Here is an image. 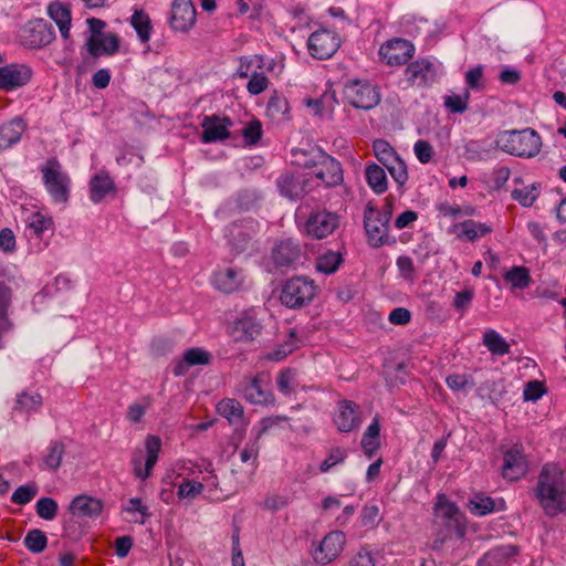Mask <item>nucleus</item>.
I'll use <instances>...</instances> for the list:
<instances>
[{
    "label": "nucleus",
    "instance_id": "e2e57ef3",
    "mask_svg": "<svg viewBox=\"0 0 566 566\" xmlns=\"http://www.w3.org/2000/svg\"><path fill=\"white\" fill-rule=\"evenodd\" d=\"M38 489L31 485H21L12 494L11 501L14 504L24 505L33 500L36 495Z\"/></svg>",
    "mask_w": 566,
    "mask_h": 566
},
{
    "label": "nucleus",
    "instance_id": "37998d69",
    "mask_svg": "<svg viewBox=\"0 0 566 566\" xmlns=\"http://www.w3.org/2000/svg\"><path fill=\"white\" fill-rule=\"evenodd\" d=\"M297 385V373L295 369L287 368L280 373L277 377V388L281 392L290 395Z\"/></svg>",
    "mask_w": 566,
    "mask_h": 566
},
{
    "label": "nucleus",
    "instance_id": "864d4df0",
    "mask_svg": "<svg viewBox=\"0 0 566 566\" xmlns=\"http://www.w3.org/2000/svg\"><path fill=\"white\" fill-rule=\"evenodd\" d=\"M231 243L237 252H244L251 245L252 237L239 227H234L231 231Z\"/></svg>",
    "mask_w": 566,
    "mask_h": 566
},
{
    "label": "nucleus",
    "instance_id": "9d476101",
    "mask_svg": "<svg viewBox=\"0 0 566 566\" xmlns=\"http://www.w3.org/2000/svg\"><path fill=\"white\" fill-rule=\"evenodd\" d=\"M23 44L30 49H39L50 44L55 39V32L49 22L38 19L30 21L23 29Z\"/></svg>",
    "mask_w": 566,
    "mask_h": 566
},
{
    "label": "nucleus",
    "instance_id": "dca6fc26",
    "mask_svg": "<svg viewBox=\"0 0 566 566\" xmlns=\"http://www.w3.org/2000/svg\"><path fill=\"white\" fill-rule=\"evenodd\" d=\"M32 71L22 64H11L0 67V90L12 91L29 83Z\"/></svg>",
    "mask_w": 566,
    "mask_h": 566
},
{
    "label": "nucleus",
    "instance_id": "c9c22d12",
    "mask_svg": "<svg viewBox=\"0 0 566 566\" xmlns=\"http://www.w3.org/2000/svg\"><path fill=\"white\" fill-rule=\"evenodd\" d=\"M483 345L496 356H504L510 353L509 343L494 329L484 333Z\"/></svg>",
    "mask_w": 566,
    "mask_h": 566
},
{
    "label": "nucleus",
    "instance_id": "e433bc0d",
    "mask_svg": "<svg viewBox=\"0 0 566 566\" xmlns=\"http://www.w3.org/2000/svg\"><path fill=\"white\" fill-rule=\"evenodd\" d=\"M379 421L375 418L366 429L361 439V447L369 457L379 448Z\"/></svg>",
    "mask_w": 566,
    "mask_h": 566
},
{
    "label": "nucleus",
    "instance_id": "4468645a",
    "mask_svg": "<svg viewBox=\"0 0 566 566\" xmlns=\"http://www.w3.org/2000/svg\"><path fill=\"white\" fill-rule=\"evenodd\" d=\"M196 15L192 0H174L169 20L170 27L175 31L187 32L195 25Z\"/></svg>",
    "mask_w": 566,
    "mask_h": 566
},
{
    "label": "nucleus",
    "instance_id": "052dcab7",
    "mask_svg": "<svg viewBox=\"0 0 566 566\" xmlns=\"http://www.w3.org/2000/svg\"><path fill=\"white\" fill-rule=\"evenodd\" d=\"M483 71L482 65H476L465 73L468 90L471 88L480 91L484 88Z\"/></svg>",
    "mask_w": 566,
    "mask_h": 566
},
{
    "label": "nucleus",
    "instance_id": "0e129e2a",
    "mask_svg": "<svg viewBox=\"0 0 566 566\" xmlns=\"http://www.w3.org/2000/svg\"><path fill=\"white\" fill-rule=\"evenodd\" d=\"M242 136L247 144L255 145L262 136V125L259 120H252L248 123L242 129Z\"/></svg>",
    "mask_w": 566,
    "mask_h": 566
},
{
    "label": "nucleus",
    "instance_id": "3c124183",
    "mask_svg": "<svg viewBox=\"0 0 566 566\" xmlns=\"http://www.w3.org/2000/svg\"><path fill=\"white\" fill-rule=\"evenodd\" d=\"M462 235H464L470 241L475 240L479 237H483L484 234L491 231V228L484 223H479L473 220H467L461 224Z\"/></svg>",
    "mask_w": 566,
    "mask_h": 566
},
{
    "label": "nucleus",
    "instance_id": "ea45409f",
    "mask_svg": "<svg viewBox=\"0 0 566 566\" xmlns=\"http://www.w3.org/2000/svg\"><path fill=\"white\" fill-rule=\"evenodd\" d=\"M23 542L30 552L39 554L46 548L48 537L41 530H31L27 533Z\"/></svg>",
    "mask_w": 566,
    "mask_h": 566
},
{
    "label": "nucleus",
    "instance_id": "13d9d810",
    "mask_svg": "<svg viewBox=\"0 0 566 566\" xmlns=\"http://www.w3.org/2000/svg\"><path fill=\"white\" fill-rule=\"evenodd\" d=\"M473 297L474 290L467 287L455 294L452 305L457 312L463 314L470 307Z\"/></svg>",
    "mask_w": 566,
    "mask_h": 566
},
{
    "label": "nucleus",
    "instance_id": "f03ea898",
    "mask_svg": "<svg viewBox=\"0 0 566 566\" xmlns=\"http://www.w3.org/2000/svg\"><path fill=\"white\" fill-rule=\"evenodd\" d=\"M496 144L510 155L533 158L541 151L542 138L533 128L505 130L497 136Z\"/></svg>",
    "mask_w": 566,
    "mask_h": 566
},
{
    "label": "nucleus",
    "instance_id": "a878e982",
    "mask_svg": "<svg viewBox=\"0 0 566 566\" xmlns=\"http://www.w3.org/2000/svg\"><path fill=\"white\" fill-rule=\"evenodd\" d=\"M217 412L226 418L231 426L235 428H245L247 420L244 409L240 401L233 398H223L217 405Z\"/></svg>",
    "mask_w": 566,
    "mask_h": 566
},
{
    "label": "nucleus",
    "instance_id": "20e7f679",
    "mask_svg": "<svg viewBox=\"0 0 566 566\" xmlns=\"http://www.w3.org/2000/svg\"><path fill=\"white\" fill-rule=\"evenodd\" d=\"M41 172L44 186L52 199L57 203H65L70 197L71 179L63 171L62 165L57 159L51 158L41 167Z\"/></svg>",
    "mask_w": 566,
    "mask_h": 566
},
{
    "label": "nucleus",
    "instance_id": "f3484780",
    "mask_svg": "<svg viewBox=\"0 0 566 566\" xmlns=\"http://www.w3.org/2000/svg\"><path fill=\"white\" fill-rule=\"evenodd\" d=\"M232 122L228 117H219L216 115L206 116L202 120L201 140L206 144L220 142L229 138V127Z\"/></svg>",
    "mask_w": 566,
    "mask_h": 566
},
{
    "label": "nucleus",
    "instance_id": "5fc2aeb1",
    "mask_svg": "<svg viewBox=\"0 0 566 566\" xmlns=\"http://www.w3.org/2000/svg\"><path fill=\"white\" fill-rule=\"evenodd\" d=\"M123 510L129 514H139L140 518H135L134 521L139 522L140 524H144L146 518L150 516L148 506L145 505L139 497L129 499Z\"/></svg>",
    "mask_w": 566,
    "mask_h": 566
},
{
    "label": "nucleus",
    "instance_id": "c03bdc74",
    "mask_svg": "<svg viewBox=\"0 0 566 566\" xmlns=\"http://www.w3.org/2000/svg\"><path fill=\"white\" fill-rule=\"evenodd\" d=\"M203 489L205 484L202 482L185 480L179 484L177 495L180 500H193Z\"/></svg>",
    "mask_w": 566,
    "mask_h": 566
},
{
    "label": "nucleus",
    "instance_id": "bf43d9fd",
    "mask_svg": "<svg viewBox=\"0 0 566 566\" xmlns=\"http://www.w3.org/2000/svg\"><path fill=\"white\" fill-rule=\"evenodd\" d=\"M347 457V451L343 448H334L331 450L328 457L321 463L319 471L327 472L336 464L342 463Z\"/></svg>",
    "mask_w": 566,
    "mask_h": 566
},
{
    "label": "nucleus",
    "instance_id": "680f3d73",
    "mask_svg": "<svg viewBox=\"0 0 566 566\" xmlns=\"http://www.w3.org/2000/svg\"><path fill=\"white\" fill-rule=\"evenodd\" d=\"M517 553L518 548L516 546L505 545L491 549L484 555V558L495 562H503L512 556H515Z\"/></svg>",
    "mask_w": 566,
    "mask_h": 566
},
{
    "label": "nucleus",
    "instance_id": "aec40b11",
    "mask_svg": "<svg viewBox=\"0 0 566 566\" xmlns=\"http://www.w3.org/2000/svg\"><path fill=\"white\" fill-rule=\"evenodd\" d=\"M264 376L244 377L240 382V392L251 403L261 405L270 401L271 392L264 388Z\"/></svg>",
    "mask_w": 566,
    "mask_h": 566
},
{
    "label": "nucleus",
    "instance_id": "2eb2a0df",
    "mask_svg": "<svg viewBox=\"0 0 566 566\" xmlns=\"http://www.w3.org/2000/svg\"><path fill=\"white\" fill-rule=\"evenodd\" d=\"M334 423L340 432H350L361 423L359 406L349 400L339 402L334 416Z\"/></svg>",
    "mask_w": 566,
    "mask_h": 566
},
{
    "label": "nucleus",
    "instance_id": "72a5a7b5",
    "mask_svg": "<svg viewBox=\"0 0 566 566\" xmlns=\"http://www.w3.org/2000/svg\"><path fill=\"white\" fill-rule=\"evenodd\" d=\"M130 24L135 29L138 39L143 43H147L150 40L153 25L149 15L142 9L135 10L132 18Z\"/></svg>",
    "mask_w": 566,
    "mask_h": 566
},
{
    "label": "nucleus",
    "instance_id": "7c9ffc66",
    "mask_svg": "<svg viewBox=\"0 0 566 566\" xmlns=\"http://www.w3.org/2000/svg\"><path fill=\"white\" fill-rule=\"evenodd\" d=\"M48 13L50 18L56 23L61 35L64 39H69L70 36V27H71V11L70 8L61 2H52L48 8Z\"/></svg>",
    "mask_w": 566,
    "mask_h": 566
},
{
    "label": "nucleus",
    "instance_id": "c85d7f7f",
    "mask_svg": "<svg viewBox=\"0 0 566 566\" xmlns=\"http://www.w3.org/2000/svg\"><path fill=\"white\" fill-rule=\"evenodd\" d=\"M114 180L105 171H99L90 181V199L94 203L101 202L107 195L115 193Z\"/></svg>",
    "mask_w": 566,
    "mask_h": 566
},
{
    "label": "nucleus",
    "instance_id": "423d86ee",
    "mask_svg": "<svg viewBox=\"0 0 566 566\" xmlns=\"http://www.w3.org/2000/svg\"><path fill=\"white\" fill-rule=\"evenodd\" d=\"M415 54L413 44L405 39L388 40L379 49L380 59L391 66L406 64Z\"/></svg>",
    "mask_w": 566,
    "mask_h": 566
},
{
    "label": "nucleus",
    "instance_id": "a211bd4d",
    "mask_svg": "<svg viewBox=\"0 0 566 566\" xmlns=\"http://www.w3.org/2000/svg\"><path fill=\"white\" fill-rule=\"evenodd\" d=\"M314 174L328 187L338 186L344 180L340 163L327 154L321 155Z\"/></svg>",
    "mask_w": 566,
    "mask_h": 566
},
{
    "label": "nucleus",
    "instance_id": "4be33fe9",
    "mask_svg": "<svg viewBox=\"0 0 566 566\" xmlns=\"http://www.w3.org/2000/svg\"><path fill=\"white\" fill-rule=\"evenodd\" d=\"M244 279L241 269L226 268L213 274V285L223 293H233L242 286Z\"/></svg>",
    "mask_w": 566,
    "mask_h": 566
},
{
    "label": "nucleus",
    "instance_id": "9b49d317",
    "mask_svg": "<svg viewBox=\"0 0 566 566\" xmlns=\"http://www.w3.org/2000/svg\"><path fill=\"white\" fill-rule=\"evenodd\" d=\"M364 226L373 247H380L387 242L389 222H385L379 210L368 205L364 213Z\"/></svg>",
    "mask_w": 566,
    "mask_h": 566
},
{
    "label": "nucleus",
    "instance_id": "09e8293b",
    "mask_svg": "<svg viewBox=\"0 0 566 566\" xmlns=\"http://www.w3.org/2000/svg\"><path fill=\"white\" fill-rule=\"evenodd\" d=\"M385 167L399 187H402L408 181L407 165L400 157Z\"/></svg>",
    "mask_w": 566,
    "mask_h": 566
},
{
    "label": "nucleus",
    "instance_id": "7ed1b4c3",
    "mask_svg": "<svg viewBox=\"0 0 566 566\" xmlns=\"http://www.w3.org/2000/svg\"><path fill=\"white\" fill-rule=\"evenodd\" d=\"M318 292L315 282L306 276L289 279L282 286L280 301L290 308H300L308 305Z\"/></svg>",
    "mask_w": 566,
    "mask_h": 566
},
{
    "label": "nucleus",
    "instance_id": "774afa93",
    "mask_svg": "<svg viewBox=\"0 0 566 566\" xmlns=\"http://www.w3.org/2000/svg\"><path fill=\"white\" fill-rule=\"evenodd\" d=\"M347 566H375V559L370 552L361 549L349 559Z\"/></svg>",
    "mask_w": 566,
    "mask_h": 566
},
{
    "label": "nucleus",
    "instance_id": "6e6552de",
    "mask_svg": "<svg viewBox=\"0 0 566 566\" xmlns=\"http://www.w3.org/2000/svg\"><path fill=\"white\" fill-rule=\"evenodd\" d=\"M307 45L313 57L325 60L338 50L340 39L332 31L318 30L311 34Z\"/></svg>",
    "mask_w": 566,
    "mask_h": 566
},
{
    "label": "nucleus",
    "instance_id": "b1692460",
    "mask_svg": "<svg viewBox=\"0 0 566 566\" xmlns=\"http://www.w3.org/2000/svg\"><path fill=\"white\" fill-rule=\"evenodd\" d=\"M405 74L411 86H426L433 81V65L426 59L417 60L407 66Z\"/></svg>",
    "mask_w": 566,
    "mask_h": 566
},
{
    "label": "nucleus",
    "instance_id": "bb28decb",
    "mask_svg": "<svg viewBox=\"0 0 566 566\" xmlns=\"http://www.w3.org/2000/svg\"><path fill=\"white\" fill-rule=\"evenodd\" d=\"M272 258L277 266L289 268L300 260V245L292 239L283 240L273 249Z\"/></svg>",
    "mask_w": 566,
    "mask_h": 566
},
{
    "label": "nucleus",
    "instance_id": "79ce46f5",
    "mask_svg": "<svg viewBox=\"0 0 566 566\" xmlns=\"http://www.w3.org/2000/svg\"><path fill=\"white\" fill-rule=\"evenodd\" d=\"M153 399L149 396H145L139 402L132 403L127 408L126 418L132 423H138L142 421L146 410L151 406Z\"/></svg>",
    "mask_w": 566,
    "mask_h": 566
},
{
    "label": "nucleus",
    "instance_id": "393cba45",
    "mask_svg": "<svg viewBox=\"0 0 566 566\" xmlns=\"http://www.w3.org/2000/svg\"><path fill=\"white\" fill-rule=\"evenodd\" d=\"M211 361V354L200 347H192L187 349L182 358L175 361L174 374L175 376H184L192 366L208 365Z\"/></svg>",
    "mask_w": 566,
    "mask_h": 566
},
{
    "label": "nucleus",
    "instance_id": "c756f323",
    "mask_svg": "<svg viewBox=\"0 0 566 566\" xmlns=\"http://www.w3.org/2000/svg\"><path fill=\"white\" fill-rule=\"evenodd\" d=\"M64 454L65 444L62 441H51L39 461L40 470L56 471L62 464Z\"/></svg>",
    "mask_w": 566,
    "mask_h": 566
},
{
    "label": "nucleus",
    "instance_id": "338daca9",
    "mask_svg": "<svg viewBox=\"0 0 566 566\" xmlns=\"http://www.w3.org/2000/svg\"><path fill=\"white\" fill-rule=\"evenodd\" d=\"M269 80L263 73L254 72L248 82L247 90L252 95H258L268 88Z\"/></svg>",
    "mask_w": 566,
    "mask_h": 566
},
{
    "label": "nucleus",
    "instance_id": "1a4fd4ad",
    "mask_svg": "<svg viewBox=\"0 0 566 566\" xmlns=\"http://www.w3.org/2000/svg\"><path fill=\"white\" fill-rule=\"evenodd\" d=\"M339 226L336 213L327 210L312 212L305 223V230L314 239H323L332 234Z\"/></svg>",
    "mask_w": 566,
    "mask_h": 566
},
{
    "label": "nucleus",
    "instance_id": "5701e85b",
    "mask_svg": "<svg viewBox=\"0 0 566 566\" xmlns=\"http://www.w3.org/2000/svg\"><path fill=\"white\" fill-rule=\"evenodd\" d=\"M86 48L93 57L114 55L119 50V38L115 33L90 36Z\"/></svg>",
    "mask_w": 566,
    "mask_h": 566
},
{
    "label": "nucleus",
    "instance_id": "4c0bfd02",
    "mask_svg": "<svg viewBox=\"0 0 566 566\" xmlns=\"http://www.w3.org/2000/svg\"><path fill=\"white\" fill-rule=\"evenodd\" d=\"M342 262L343 256L340 253L328 251L317 258L315 268L321 273L332 274L338 269Z\"/></svg>",
    "mask_w": 566,
    "mask_h": 566
},
{
    "label": "nucleus",
    "instance_id": "a19ab883",
    "mask_svg": "<svg viewBox=\"0 0 566 566\" xmlns=\"http://www.w3.org/2000/svg\"><path fill=\"white\" fill-rule=\"evenodd\" d=\"M373 149L376 158L384 166H387L388 164L395 161V159L399 157L394 150V148L389 145V143L384 139L375 140L373 144Z\"/></svg>",
    "mask_w": 566,
    "mask_h": 566
},
{
    "label": "nucleus",
    "instance_id": "0eeeda50",
    "mask_svg": "<svg viewBox=\"0 0 566 566\" xmlns=\"http://www.w3.org/2000/svg\"><path fill=\"white\" fill-rule=\"evenodd\" d=\"M345 98L356 108L371 109L380 102V95L369 83L353 82L345 87Z\"/></svg>",
    "mask_w": 566,
    "mask_h": 566
},
{
    "label": "nucleus",
    "instance_id": "412c9836",
    "mask_svg": "<svg viewBox=\"0 0 566 566\" xmlns=\"http://www.w3.org/2000/svg\"><path fill=\"white\" fill-rule=\"evenodd\" d=\"M262 332V325L254 316L244 314L233 325L232 336L235 342L250 343L255 340Z\"/></svg>",
    "mask_w": 566,
    "mask_h": 566
},
{
    "label": "nucleus",
    "instance_id": "69168bd1",
    "mask_svg": "<svg viewBox=\"0 0 566 566\" xmlns=\"http://www.w3.org/2000/svg\"><path fill=\"white\" fill-rule=\"evenodd\" d=\"M334 101V93L325 92L319 98L306 99V105L313 108L315 114H319L325 108H332Z\"/></svg>",
    "mask_w": 566,
    "mask_h": 566
},
{
    "label": "nucleus",
    "instance_id": "4d7b16f0",
    "mask_svg": "<svg viewBox=\"0 0 566 566\" xmlns=\"http://www.w3.org/2000/svg\"><path fill=\"white\" fill-rule=\"evenodd\" d=\"M546 394V387L543 381L531 380L525 384L523 397L525 401H536Z\"/></svg>",
    "mask_w": 566,
    "mask_h": 566
},
{
    "label": "nucleus",
    "instance_id": "f8f14e48",
    "mask_svg": "<svg viewBox=\"0 0 566 566\" xmlns=\"http://www.w3.org/2000/svg\"><path fill=\"white\" fill-rule=\"evenodd\" d=\"M145 447H146L147 457L145 459L144 468H143L144 458H143L142 452H136L132 460V463L134 467V472H135L136 476L140 478L143 480L147 479L150 475L153 468L155 467V464L158 460V454L161 449V440L157 436H148L145 441Z\"/></svg>",
    "mask_w": 566,
    "mask_h": 566
},
{
    "label": "nucleus",
    "instance_id": "ddd939ff",
    "mask_svg": "<svg viewBox=\"0 0 566 566\" xmlns=\"http://www.w3.org/2000/svg\"><path fill=\"white\" fill-rule=\"evenodd\" d=\"M528 471V462L521 447L514 446L503 455L502 476L514 482L523 478Z\"/></svg>",
    "mask_w": 566,
    "mask_h": 566
},
{
    "label": "nucleus",
    "instance_id": "f704fd0d",
    "mask_svg": "<svg viewBox=\"0 0 566 566\" xmlns=\"http://www.w3.org/2000/svg\"><path fill=\"white\" fill-rule=\"evenodd\" d=\"M504 281L510 283L513 289L525 290L532 282L530 270L525 266H513L503 275Z\"/></svg>",
    "mask_w": 566,
    "mask_h": 566
},
{
    "label": "nucleus",
    "instance_id": "a18cd8bd",
    "mask_svg": "<svg viewBox=\"0 0 566 566\" xmlns=\"http://www.w3.org/2000/svg\"><path fill=\"white\" fill-rule=\"evenodd\" d=\"M470 99V91L468 88L460 95H448L444 97V106L451 113H464L468 109Z\"/></svg>",
    "mask_w": 566,
    "mask_h": 566
},
{
    "label": "nucleus",
    "instance_id": "39448f33",
    "mask_svg": "<svg viewBox=\"0 0 566 566\" xmlns=\"http://www.w3.org/2000/svg\"><path fill=\"white\" fill-rule=\"evenodd\" d=\"M346 536L340 531L329 532L313 549V558L317 564L327 565L343 552Z\"/></svg>",
    "mask_w": 566,
    "mask_h": 566
},
{
    "label": "nucleus",
    "instance_id": "f257e3e1",
    "mask_svg": "<svg viewBox=\"0 0 566 566\" xmlns=\"http://www.w3.org/2000/svg\"><path fill=\"white\" fill-rule=\"evenodd\" d=\"M532 494L546 516L566 513L564 474L555 464L547 463L542 468Z\"/></svg>",
    "mask_w": 566,
    "mask_h": 566
},
{
    "label": "nucleus",
    "instance_id": "cd10ccee",
    "mask_svg": "<svg viewBox=\"0 0 566 566\" xmlns=\"http://www.w3.org/2000/svg\"><path fill=\"white\" fill-rule=\"evenodd\" d=\"M102 510L103 502L88 495H77L70 504L71 513L78 517L95 518L102 513Z\"/></svg>",
    "mask_w": 566,
    "mask_h": 566
},
{
    "label": "nucleus",
    "instance_id": "de8ad7c7",
    "mask_svg": "<svg viewBox=\"0 0 566 566\" xmlns=\"http://www.w3.org/2000/svg\"><path fill=\"white\" fill-rule=\"evenodd\" d=\"M42 405V397L39 394H27L22 392L18 396L17 405L14 410L31 412L38 410V408Z\"/></svg>",
    "mask_w": 566,
    "mask_h": 566
},
{
    "label": "nucleus",
    "instance_id": "473e14b6",
    "mask_svg": "<svg viewBox=\"0 0 566 566\" xmlns=\"http://www.w3.org/2000/svg\"><path fill=\"white\" fill-rule=\"evenodd\" d=\"M365 177L368 186L375 193L381 195L387 190V176L380 166L376 164L367 165L365 168Z\"/></svg>",
    "mask_w": 566,
    "mask_h": 566
},
{
    "label": "nucleus",
    "instance_id": "8fccbe9b",
    "mask_svg": "<svg viewBox=\"0 0 566 566\" xmlns=\"http://www.w3.org/2000/svg\"><path fill=\"white\" fill-rule=\"evenodd\" d=\"M538 197V190L535 185L525 186L512 191V198L524 207H531Z\"/></svg>",
    "mask_w": 566,
    "mask_h": 566
},
{
    "label": "nucleus",
    "instance_id": "6ab92c4d",
    "mask_svg": "<svg viewBox=\"0 0 566 566\" xmlns=\"http://www.w3.org/2000/svg\"><path fill=\"white\" fill-rule=\"evenodd\" d=\"M308 180L301 174L285 172L276 180V186L281 196L296 200L304 197L307 192L306 186Z\"/></svg>",
    "mask_w": 566,
    "mask_h": 566
},
{
    "label": "nucleus",
    "instance_id": "58836bf2",
    "mask_svg": "<svg viewBox=\"0 0 566 566\" xmlns=\"http://www.w3.org/2000/svg\"><path fill=\"white\" fill-rule=\"evenodd\" d=\"M268 115L276 122L287 119L289 103L286 98L281 96H273L270 98L266 107Z\"/></svg>",
    "mask_w": 566,
    "mask_h": 566
},
{
    "label": "nucleus",
    "instance_id": "49530a36",
    "mask_svg": "<svg viewBox=\"0 0 566 566\" xmlns=\"http://www.w3.org/2000/svg\"><path fill=\"white\" fill-rule=\"evenodd\" d=\"M35 511L41 518L52 521L57 514V503L52 497H41L36 502Z\"/></svg>",
    "mask_w": 566,
    "mask_h": 566
},
{
    "label": "nucleus",
    "instance_id": "2f4dec72",
    "mask_svg": "<svg viewBox=\"0 0 566 566\" xmlns=\"http://www.w3.org/2000/svg\"><path fill=\"white\" fill-rule=\"evenodd\" d=\"M25 129L22 119L15 118L0 127V149H7L18 143Z\"/></svg>",
    "mask_w": 566,
    "mask_h": 566
},
{
    "label": "nucleus",
    "instance_id": "6e6d98bb",
    "mask_svg": "<svg viewBox=\"0 0 566 566\" xmlns=\"http://www.w3.org/2000/svg\"><path fill=\"white\" fill-rule=\"evenodd\" d=\"M471 510L478 515H485L495 509L493 499L483 495H475L470 501Z\"/></svg>",
    "mask_w": 566,
    "mask_h": 566
},
{
    "label": "nucleus",
    "instance_id": "603ef678",
    "mask_svg": "<svg viewBox=\"0 0 566 566\" xmlns=\"http://www.w3.org/2000/svg\"><path fill=\"white\" fill-rule=\"evenodd\" d=\"M13 291L11 286L0 281V319L3 322L8 321V312L12 304Z\"/></svg>",
    "mask_w": 566,
    "mask_h": 566
}]
</instances>
